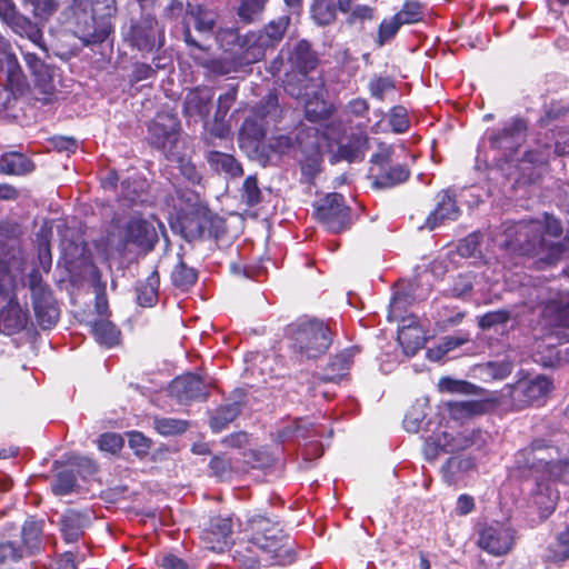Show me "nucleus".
<instances>
[{
    "label": "nucleus",
    "mask_w": 569,
    "mask_h": 569,
    "mask_svg": "<svg viewBox=\"0 0 569 569\" xmlns=\"http://www.w3.org/2000/svg\"><path fill=\"white\" fill-rule=\"evenodd\" d=\"M126 39L130 46L142 52H151L163 46L164 36L157 19L150 13H143L131 22Z\"/></svg>",
    "instance_id": "nucleus-13"
},
{
    "label": "nucleus",
    "mask_w": 569,
    "mask_h": 569,
    "mask_svg": "<svg viewBox=\"0 0 569 569\" xmlns=\"http://www.w3.org/2000/svg\"><path fill=\"white\" fill-rule=\"evenodd\" d=\"M510 320V312L506 310H496L485 313L479 318L478 325L482 330L496 329L506 326Z\"/></svg>",
    "instance_id": "nucleus-58"
},
{
    "label": "nucleus",
    "mask_w": 569,
    "mask_h": 569,
    "mask_svg": "<svg viewBox=\"0 0 569 569\" xmlns=\"http://www.w3.org/2000/svg\"><path fill=\"white\" fill-rule=\"evenodd\" d=\"M154 428L162 436H178L188 429V421L176 418H154Z\"/></svg>",
    "instance_id": "nucleus-56"
},
{
    "label": "nucleus",
    "mask_w": 569,
    "mask_h": 569,
    "mask_svg": "<svg viewBox=\"0 0 569 569\" xmlns=\"http://www.w3.org/2000/svg\"><path fill=\"white\" fill-rule=\"evenodd\" d=\"M282 112L277 93L270 91L248 111L239 129L240 148L263 167L277 166L282 161Z\"/></svg>",
    "instance_id": "nucleus-1"
},
{
    "label": "nucleus",
    "mask_w": 569,
    "mask_h": 569,
    "mask_svg": "<svg viewBox=\"0 0 569 569\" xmlns=\"http://www.w3.org/2000/svg\"><path fill=\"white\" fill-rule=\"evenodd\" d=\"M318 436L319 431L310 418H296L291 425H287V455L296 450L297 460L301 458V469L310 468L322 456L323 446L317 440Z\"/></svg>",
    "instance_id": "nucleus-7"
},
{
    "label": "nucleus",
    "mask_w": 569,
    "mask_h": 569,
    "mask_svg": "<svg viewBox=\"0 0 569 569\" xmlns=\"http://www.w3.org/2000/svg\"><path fill=\"white\" fill-rule=\"evenodd\" d=\"M216 39L224 53L233 56L240 51H247L252 47H260L256 43V33L251 32L246 36H240L238 30L233 28L220 29L217 32Z\"/></svg>",
    "instance_id": "nucleus-28"
},
{
    "label": "nucleus",
    "mask_w": 569,
    "mask_h": 569,
    "mask_svg": "<svg viewBox=\"0 0 569 569\" xmlns=\"http://www.w3.org/2000/svg\"><path fill=\"white\" fill-rule=\"evenodd\" d=\"M61 532L67 542H76L89 525V517L76 510H68L61 517Z\"/></svg>",
    "instance_id": "nucleus-33"
},
{
    "label": "nucleus",
    "mask_w": 569,
    "mask_h": 569,
    "mask_svg": "<svg viewBox=\"0 0 569 569\" xmlns=\"http://www.w3.org/2000/svg\"><path fill=\"white\" fill-rule=\"evenodd\" d=\"M8 26L19 36L28 38L34 46L47 53V47L43 42V33L37 23L29 18L18 13Z\"/></svg>",
    "instance_id": "nucleus-36"
},
{
    "label": "nucleus",
    "mask_w": 569,
    "mask_h": 569,
    "mask_svg": "<svg viewBox=\"0 0 569 569\" xmlns=\"http://www.w3.org/2000/svg\"><path fill=\"white\" fill-rule=\"evenodd\" d=\"M239 196L241 202L248 207H254L261 201L262 194L256 176H248L243 180Z\"/></svg>",
    "instance_id": "nucleus-52"
},
{
    "label": "nucleus",
    "mask_w": 569,
    "mask_h": 569,
    "mask_svg": "<svg viewBox=\"0 0 569 569\" xmlns=\"http://www.w3.org/2000/svg\"><path fill=\"white\" fill-rule=\"evenodd\" d=\"M552 389V380L546 376H537L536 378L521 382L516 388L518 399L526 406L540 405L541 400Z\"/></svg>",
    "instance_id": "nucleus-27"
},
{
    "label": "nucleus",
    "mask_w": 569,
    "mask_h": 569,
    "mask_svg": "<svg viewBox=\"0 0 569 569\" xmlns=\"http://www.w3.org/2000/svg\"><path fill=\"white\" fill-rule=\"evenodd\" d=\"M475 467V459L470 456H452L441 467L442 478L447 485H455L462 476L473 470Z\"/></svg>",
    "instance_id": "nucleus-32"
},
{
    "label": "nucleus",
    "mask_w": 569,
    "mask_h": 569,
    "mask_svg": "<svg viewBox=\"0 0 569 569\" xmlns=\"http://www.w3.org/2000/svg\"><path fill=\"white\" fill-rule=\"evenodd\" d=\"M359 352L358 347H351L342 350L333 357L329 358L323 373L312 376L309 378V373H305L307 378V385L301 383L298 393L306 392L311 396L321 393L323 398L330 399L331 393L327 390L321 389L322 383L333 382L338 383L343 377L348 375L351 363L353 362L355 356Z\"/></svg>",
    "instance_id": "nucleus-12"
},
{
    "label": "nucleus",
    "mask_w": 569,
    "mask_h": 569,
    "mask_svg": "<svg viewBox=\"0 0 569 569\" xmlns=\"http://www.w3.org/2000/svg\"><path fill=\"white\" fill-rule=\"evenodd\" d=\"M29 313L16 297H10L8 303L0 310V332L11 336L23 330L28 323Z\"/></svg>",
    "instance_id": "nucleus-25"
},
{
    "label": "nucleus",
    "mask_w": 569,
    "mask_h": 569,
    "mask_svg": "<svg viewBox=\"0 0 569 569\" xmlns=\"http://www.w3.org/2000/svg\"><path fill=\"white\" fill-rule=\"evenodd\" d=\"M528 122L520 117H512L496 128L488 129L485 141L501 153L507 161H512L518 149L526 141Z\"/></svg>",
    "instance_id": "nucleus-9"
},
{
    "label": "nucleus",
    "mask_w": 569,
    "mask_h": 569,
    "mask_svg": "<svg viewBox=\"0 0 569 569\" xmlns=\"http://www.w3.org/2000/svg\"><path fill=\"white\" fill-rule=\"evenodd\" d=\"M116 13V0H73L63 22L84 46L98 44L113 32Z\"/></svg>",
    "instance_id": "nucleus-2"
},
{
    "label": "nucleus",
    "mask_w": 569,
    "mask_h": 569,
    "mask_svg": "<svg viewBox=\"0 0 569 569\" xmlns=\"http://www.w3.org/2000/svg\"><path fill=\"white\" fill-rule=\"evenodd\" d=\"M451 417L456 420H462L486 412L487 403L480 400H455L447 402Z\"/></svg>",
    "instance_id": "nucleus-41"
},
{
    "label": "nucleus",
    "mask_w": 569,
    "mask_h": 569,
    "mask_svg": "<svg viewBox=\"0 0 569 569\" xmlns=\"http://www.w3.org/2000/svg\"><path fill=\"white\" fill-rule=\"evenodd\" d=\"M232 521L229 517H213L202 535L204 547L214 552H223L231 543Z\"/></svg>",
    "instance_id": "nucleus-20"
},
{
    "label": "nucleus",
    "mask_w": 569,
    "mask_h": 569,
    "mask_svg": "<svg viewBox=\"0 0 569 569\" xmlns=\"http://www.w3.org/2000/svg\"><path fill=\"white\" fill-rule=\"evenodd\" d=\"M0 84L20 90L24 76L10 42L0 33Z\"/></svg>",
    "instance_id": "nucleus-18"
},
{
    "label": "nucleus",
    "mask_w": 569,
    "mask_h": 569,
    "mask_svg": "<svg viewBox=\"0 0 569 569\" xmlns=\"http://www.w3.org/2000/svg\"><path fill=\"white\" fill-rule=\"evenodd\" d=\"M395 17L403 24H411L423 19V11L420 2L412 0L406 1L402 9Z\"/></svg>",
    "instance_id": "nucleus-57"
},
{
    "label": "nucleus",
    "mask_w": 569,
    "mask_h": 569,
    "mask_svg": "<svg viewBox=\"0 0 569 569\" xmlns=\"http://www.w3.org/2000/svg\"><path fill=\"white\" fill-rule=\"evenodd\" d=\"M283 528L281 523H271L268 519L257 522V531L246 542L237 546L233 558L244 569H258L260 565H282Z\"/></svg>",
    "instance_id": "nucleus-4"
},
{
    "label": "nucleus",
    "mask_w": 569,
    "mask_h": 569,
    "mask_svg": "<svg viewBox=\"0 0 569 569\" xmlns=\"http://www.w3.org/2000/svg\"><path fill=\"white\" fill-rule=\"evenodd\" d=\"M401 26L402 24L395 16L390 19L382 20L379 26L378 38L376 40L378 47H382L393 39Z\"/></svg>",
    "instance_id": "nucleus-60"
},
{
    "label": "nucleus",
    "mask_w": 569,
    "mask_h": 569,
    "mask_svg": "<svg viewBox=\"0 0 569 569\" xmlns=\"http://www.w3.org/2000/svg\"><path fill=\"white\" fill-rule=\"evenodd\" d=\"M457 252L462 258L476 257L478 253H480L479 236L471 233L465 239L460 240L457 246Z\"/></svg>",
    "instance_id": "nucleus-64"
},
{
    "label": "nucleus",
    "mask_w": 569,
    "mask_h": 569,
    "mask_svg": "<svg viewBox=\"0 0 569 569\" xmlns=\"http://www.w3.org/2000/svg\"><path fill=\"white\" fill-rule=\"evenodd\" d=\"M323 87L321 77H303L293 83L292 78L287 73V96H291L302 104L305 117L310 122L325 121L331 114L323 98Z\"/></svg>",
    "instance_id": "nucleus-6"
},
{
    "label": "nucleus",
    "mask_w": 569,
    "mask_h": 569,
    "mask_svg": "<svg viewBox=\"0 0 569 569\" xmlns=\"http://www.w3.org/2000/svg\"><path fill=\"white\" fill-rule=\"evenodd\" d=\"M21 536L23 546L29 553L39 551L42 542V523L33 519L27 520L22 527Z\"/></svg>",
    "instance_id": "nucleus-47"
},
{
    "label": "nucleus",
    "mask_w": 569,
    "mask_h": 569,
    "mask_svg": "<svg viewBox=\"0 0 569 569\" xmlns=\"http://www.w3.org/2000/svg\"><path fill=\"white\" fill-rule=\"evenodd\" d=\"M515 543V531L509 526L492 521L478 531V546L493 556L507 555Z\"/></svg>",
    "instance_id": "nucleus-15"
},
{
    "label": "nucleus",
    "mask_w": 569,
    "mask_h": 569,
    "mask_svg": "<svg viewBox=\"0 0 569 569\" xmlns=\"http://www.w3.org/2000/svg\"><path fill=\"white\" fill-rule=\"evenodd\" d=\"M159 273L154 270L143 282L136 288L137 302L141 307H152L158 301Z\"/></svg>",
    "instance_id": "nucleus-42"
},
{
    "label": "nucleus",
    "mask_w": 569,
    "mask_h": 569,
    "mask_svg": "<svg viewBox=\"0 0 569 569\" xmlns=\"http://www.w3.org/2000/svg\"><path fill=\"white\" fill-rule=\"evenodd\" d=\"M316 216L333 233L346 230L350 224V209L346 206L343 196L337 192L319 200Z\"/></svg>",
    "instance_id": "nucleus-14"
},
{
    "label": "nucleus",
    "mask_w": 569,
    "mask_h": 569,
    "mask_svg": "<svg viewBox=\"0 0 569 569\" xmlns=\"http://www.w3.org/2000/svg\"><path fill=\"white\" fill-rule=\"evenodd\" d=\"M555 447L547 446L542 441H533L529 447L519 450L516 455V462L520 468H528L541 471L553 460Z\"/></svg>",
    "instance_id": "nucleus-21"
},
{
    "label": "nucleus",
    "mask_w": 569,
    "mask_h": 569,
    "mask_svg": "<svg viewBox=\"0 0 569 569\" xmlns=\"http://www.w3.org/2000/svg\"><path fill=\"white\" fill-rule=\"evenodd\" d=\"M91 331L96 341L107 348H112L119 343L120 330L117 326L107 318L94 320L91 326Z\"/></svg>",
    "instance_id": "nucleus-39"
},
{
    "label": "nucleus",
    "mask_w": 569,
    "mask_h": 569,
    "mask_svg": "<svg viewBox=\"0 0 569 569\" xmlns=\"http://www.w3.org/2000/svg\"><path fill=\"white\" fill-rule=\"evenodd\" d=\"M369 137L365 132H352L340 141L337 150L332 151L329 157V162L336 164L341 161L361 162L366 157L369 149Z\"/></svg>",
    "instance_id": "nucleus-19"
},
{
    "label": "nucleus",
    "mask_w": 569,
    "mask_h": 569,
    "mask_svg": "<svg viewBox=\"0 0 569 569\" xmlns=\"http://www.w3.org/2000/svg\"><path fill=\"white\" fill-rule=\"evenodd\" d=\"M77 487V473L70 468L63 469L56 475L51 490L56 496H67L76 491Z\"/></svg>",
    "instance_id": "nucleus-48"
},
{
    "label": "nucleus",
    "mask_w": 569,
    "mask_h": 569,
    "mask_svg": "<svg viewBox=\"0 0 569 569\" xmlns=\"http://www.w3.org/2000/svg\"><path fill=\"white\" fill-rule=\"evenodd\" d=\"M368 89L373 98L382 101L385 94L395 89V81L390 77H376L370 80Z\"/></svg>",
    "instance_id": "nucleus-63"
},
{
    "label": "nucleus",
    "mask_w": 569,
    "mask_h": 569,
    "mask_svg": "<svg viewBox=\"0 0 569 569\" xmlns=\"http://www.w3.org/2000/svg\"><path fill=\"white\" fill-rule=\"evenodd\" d=\"M322 163V156L318 147L312 148V151L305 160L300 161L301 174L305 182L311 183L315 177L320 172Z\"/></svg>",
    "instance_id": "nucleus-53"
},
{
    "label": "nucleus",
    "mask_w": 569,
    "mask_h": 569,
    "mask_svg": "<svg viewBox=\"0 0 569 569\" xmlns=\"http://www.w3.org/2000/svg\"><path fill=\"white\" fill-rule=\"evenodd\" d=\"M337 7L332 0H313L311 17L319 26H328L336 20Z\"/></svg>",
    "instance_id": "nucleus-49"
},
{
    "label": "nucleus",
    "mask_w": 569,
    "mask_h": 569,
    "mask_svg": "<svg viewBox=\"0 0 569 569\" xmlns=\"http://www.w3.org/2000/svg\"><path fill=\"white\" fill-rule=\"evenodd\" d=\"M333 342L330 323L303 315L287 325V349L292 363L303 365L325 356Z\"/></svg>",
    "instance_id": "nucleus-3"
},
{
    "label": "nucleus",
    "mask_w": 569,
    "mask_h": 569,
    "mask_svg": "<svg viewBox=\"0 0 569 569\" xmlns=\"http://www.w3.org/2000/svg\"><path fill=\"white\" fill-rule=\"evenodd\" d=\"M167 17L171 19L182 18L183 29L182 36L183 41L189 48H194L201 51H207L208 47L202 42V40H197L191 33V29L189 22H187L188 17L186 16V6L180 0H170L169 4L166 8Z\"/></svg>",
    "instance_id": "nucleus-35"
},
{
    "label": "nucleus",
    "mask_w": 569,
    "mask_h": 569,
    "mask_svg": "<svg viewBox=\"0 0 569 569\" xmlns=\"http://www.w3.org/2000/svg\"><path fill=\"white\" fill-rule=\"evenodd\" d=\"M569 110L560 104H550L545 109L543 114L539 118L538 124L542 129H547L549 131H553L559 128L560 123L563 122L565 117H567Z\"/></svg>",
    "instance_id": "nucleus-50"
},
{
    "label": "nucleus",
    "mask_w": 569,
    "mask_h": 569,
    "mask_svg": "<svg viewBox=\"0 0 569 569\" xmlns=\"http://www.w3.org/2000/svg\"><path fill=\"white\" fill-rule=\"evenodd\" d=\"M409 177L410 170L407 164L396 163L388 169L381 170V172L375 177L372 186L377 189H390L406 182Z\"/></svg>",
    "instance_id": "nucleus-37"
},
{
    "label": "nucleus",
    "mask_w": 569,
    "mask_h": 569,
    "mask_svg": "<svg viewBox=\"0 0 569 569\" xmlns=\"http://www.w3.org/2000/svg\"><path fill=\"white\" fill-rule=\"evenodd\" d=\"M476 276L472 272L458 274L449 288V293L453 298L466 299L471 296Z\"/></svg>",
    "instance_id": "nucleus-55"
},
{
    "label": "nucleus",
    "mask_w": 569,
    "mask_h": 569,
    "mask_svg": "<svg viewBox=\"0 0 569 569\" xmlns=\"http://www.w3.org/2000/svg\"><path fill=\"white\" fill-rule=\"evenodd\" d=\"M209 166L218 173H223L229 178H239L243 174L241 163L229 153L220 151H210L207 154Z\"/></svg>",
    "instance_id": "nucleus-34"
},
{
    "label": "nucleus",
    "mask_w": 569,
    "mask_h": 569,
    "mask_svg": "<svg viewBox=\"0 0 569 569\" xmlns=\"http://www.w3.org/2000/svg\"><path fill=\"white\" fill-rule=\"evenodd\" d=\"M289 61L292 64V68L297 69L299 76H290L289 78H303L309 77L308 73L313 71L319 63V56L312 49V46L309 41L302 39L299 40L292 48Z\"/></svg>",
    "instance_id": "nucleus-26"
},
{
    "label": "nucleus",
    "mask_w": 569,
    "mask_h": 569,
    "mask_svg": "<svg viewBox=\"0 0 569 569\" xmlns=\"http://www.w3.org/2000/svg\"><path fill=\"white\" fill-rule=\"evenodd\" d=\"M389 124L395 133H403L409 129L408 111L403 106H395L389 112Z\"/></svg>",
    "instance_id": "nucleus-59"
},
{
    "label": "nucleus",
    "mask_w": 569,
    "mask_h": 569,
    "mask_svg": "<svg viewBox=\"0 0 569 569\" xmlns=\"http://www.w3.org/2000/svg\"><path fill=\"white\" fill-rule=\"evenodd\" d=\"M490 438L487 431L481 429H473L469 432L453 435L455 451L466 450L475 447L481 449L486 446Z\"/></svg>",
    "instance_id": "nucleus-45"
},
{
    "label": "nucleus",
    "mask_w": 569,
    "mask_h": 569,
    "mask_svg": "<svg viewBox=\"0 0 569 569\" xmlns=\"http://www.w3.org/2000/svg\"><path fill=\"white\" fill-rule=\"evenodd\" d=\"M27 281L31 292L32 308L38 325L43 330L51 329L57 325L60 317V309L52 290L43 281L37 269H32L29 272Z\"/></svg>",
    "instance_id": "nucleus-11"
},
{
    "label": "nucleus",
    "mask_w": 569,
    "mask_h": 569,
    "mask_svg": "<svg viewBox=\"0 0 569 569\" xmlns=\"http://www.w3.org/2000/svg\"><path fill=\"white\" fill-rule=\"evenodd\" d=\"M553 149L555 143H552V139L545 142L537 141V147L527 150L523 153L520 163H529L532 166L547 164L551 154L555 153Z\"/></svg>",
    "instance_id": "nucleus-46"
},
{
    "label": "nucleus",
    "mask_w": 569,
    "mask_h": 569,
    "mask_svg": "<svg viewBox=\"0 0 569 569\" xmlns=\"http://www.w3.org/2000/svg\"><path fill=\"white\" fill-rule=\"evenodd\" d=\"M23 59L27 68L34 77L36 84L42 90V92H51L53 90V69L44 63L36 53L26 51L23 52Z\"/></svg>",
    "instance_id": "nucleus-30"
},
{
    "label": "nucleus",
    "mask_w": 569,
    "mask_h": 569,
    "mask_svg": "<svg viewBox=\"0 0 569 569\" xmlns=\"http://www.w3.org/2000/svg\"><path fill=\"white\" fill-rule=\"evenodd\" d=\"M178 262L171 271V282L180 290H188L191 288L198 279V272L196 269L188 267L182 257L178 254Z\"/></svg>",
    "instance_id": "nucleus-44"
},
{
    "label": "nucleus",
    "mask_w": 569,
    "mask_h": 569,
    "mask_svg": "<svg viewBox=\"0 0 569 569\" xmlns=\"http://www.w3.org/2000/svg\"><path fill=\"white\" fill-rule=\"evenodd\" d=\"M186 16L193 20L194 29L202 38L213 34L217 22L214 11L199 3L187 2Z\"/></svg>",
    "instance_id": "nucleus-29"
},
{
    "label": "nucleus",
    "mask_w": 569,
    "mask_h": 569,
    "mask_svg": "<svg viewBox=\"0 0 569 569\" xmlns=\"http://www.w3.org/2000/svg\"><path fill=\"white\" fill-rule=\"evenodd\" d=\"M461 211L455 196L449 190H442L436 196V208L426 219V228L435 230L447 221L458 220Z\"/></svg>",
    "instance_id": "nucleus-23"
},
{
    "label": "nucleus",
    "mask_w": 569,
    "mask_h": 569,
    "mask_svg": "<svg viewBox=\"0 0 569 569\" xmlns=\"http://www.w3.org/2000/svg\"><path fill=\"white\" fill-rule=\"evenodd\" d=\"M238 86H230L228 90L218 98L217 110L214 112L216 120L224 119L230 108L237 100Z\"/></svg>",
    "instance_id": "nucleus-62"
},
{
    "label": "nucleus",
    "mask_w": 569,
    "mask_h": 569,
    "mask_svg": "<svg viewBox=\"0 0 569 569\" xmlns=\"http://www.w3.org/2000/svg\"><path fill=\"white\" fill-rule=\"evenodd\" d=\"M268 0H239L237 13L244 23H251L262 13Z\"/></svg>",
    "instance_id": "nucleus-54"
},
{
    "label": "nucleus",
    "mask_w": 569,
    "mask_h": 569,
    "mask_svg": "<svg viewBox=\"0 0 569 569\" xmlns=\"http://www.w3.org/2000/svg\"><path fill=\"white\" fill-rule=\"evenodd\" d=\"M506 247L520 256H540L549 264L559 261L569 250L562 241H547L537 223L518 222L506 230Z\"/></svg>",
    "instance_id": "nucleus-5"
},
{
    "label": "nucleus",
    "mask_w": 569,
    "mask_h": 569,
    "mask_svg": "<svg viewBox=\"0 0 569 569\" xmlns=\"http://www.w3.org/2000/svg\"><path fill=\"white\" fill-rule=\"evenodd\" d=\"M148 141L168 160L180 159L183 143L180 140V123L177 117L170 113L158 114L149 126Z\"/></svg>",
    "instance_id": "nucleus-10"
},
{
    "label": "nucleus",
    "mask_w": 569,
    "mask_h": 569,
    "mask_svg": "<svg viewBox=\"0 0 569 569\" xmlns=\"http://www.w3.org/2000/svg\"><path fill=\"white\" fill-rule=\"evenodd\" d=\"M213 92L210 88L198 87L190 90L183 101V112L189 120L206 121L211 109Z\"/></svg>",
    "instance_id": "nucleus-24"
},
{
    "label": "nucleus",
    "mask_w": 569,
    "mask_h": 569,
    "mask_svg": "<svg viewBox=\"0 0 569 569\" xmlns=\"http://www.w3.org/2000/svg\"><path fill=\"white\" fill-rule=\"evenodd\" d=\"M242 406L243 403L241 400L228 401L219 406L210 418L211 429L214 432H219L224 429L240 415Z\"/></svg>",
    "instance_id": "nucleus-38"
},
{
    "label": "nucleus",
    "mask_w": 569,
    "mask_h": 569,
    "mask_svg": "<svg viewBox=\"0 0 569 569\" xmlns=\"http://www.w3.org/2000/svg\"><path fill=\"white\" fill-rule=\"evenodd\" d=\"M123 241L144 251H151L158 242V233L152 223L143 219H132L124 227Z\"/></svg>",
    "instance_id": "nucleus-22"
},
{
    "label": "nucleus",
    "mask_w": 569,
    "mask_h": 569,
    "mask_svg": "<svg viewBox=\"0 0 569 569\" xmlns=\"http://www.w3.org/2000/svg\"><path fill=\"white\" fill-rule=\"evenodd\" d=\"M170 395L181 405L204 401L209 396V386L199 376L187 373L177 377L169 385Z\"/></svg>",
    "instance_id": "nucleus-16"
},
{
    "label": "nucleus",
    "mask_w": 569,
    "mask_h": 569,
    "mask_svg": "<svg viewBox=\"0 0 569 569\" xmlns=\"http://www.w3.org/2000/svg\"><path fill=\"white\" fill-rule=\"evenodd\" d=\"M33 170L29 158L19 152H9L0 158V172L4 174H24Z\"/></svg>",
    "instance_id": "nucleus-40"
},
{
    "label": "nucleus",
    "mask_w": 569,
    "mask_h": 569,
    "mask_svg": "<svg viewBox=\"0 0 569 569\" xmlns=\"http://www.w3.org/2000/svg\"><path fill=\"white\" fill-rule=\"evenodd\" d=\"M558 326L569 328V291L565 292L559 300L550 305Z\"/></svg>",
    "instance_id": "nucleus-61"
},
{
    "label": "nucleus",
    "mask_w": 569,
    "mask_h": 569,
    "mask_svg": "<svg viewBox=\"0 0 569 569\" xmlns=\"http://www.w3.org/2000/svg\"><path fill=\"white\" fill-rule=\"evenodd\" d=\"M284 34V24L281 22H270L263 31L256 34L257 44L261 46V51L264 53L266 47H273L278 43Z\"/></svg>",
    "instance_id": "nucleus-51"
},
{
    "label": "nucleus",
    "mask_w": 569,
    "mask_h": 569,
    "mask_svg": "<svg viewBox=\"0 0 569 569\" xmlns=\"http://www.w3.org/2000/svg\"><path fill=\"white\" fill-rule=\"evenodd\" d=\"M453 433L446 430H439L438 432L432 430V435L426 437L423 446V455L426 460L432 462L440 453H453Z\"/></svg>",
    "instance_id": "nucleus-31"
},
{
    "label": "nucleus",
    "mask_w": 569,
    "mask_h": 569,
    "mask_svg": "<svg viewBox=\"0 0 569 569\" xmlns=\"http://www.w3.org/2000/svg\"><path fill=\"white\" fill-rule=\"evenodd\" d=\"M189 202L194 200L192 211L180 220L181 233L187 241H193L206 234L219 241L226 234L224 220L213 214L207 207L198 203V197L190 193Z\"/></svg>",
    "instance_id": "nucleus-8"
},
{
    "label": "nucleus",
    "mask_w": 569,
    "mask_h": 569,
    "mask_svg": "<svg viewBox=\"0 0 569 569\" xmlns=\"http://www.w3.org/2000/svg\"><path fill=\"white\" fill-rule=\"evenodd\" d=\"M428 406L426 401L418 400L406 413L403 419V427L408 432H418L420 429H423L426 432L430 430L431 421L428 420L425 423L426 417H427V410Z\"/></svg>",
    "instance_id": "nucleus-43"
},
{
    "label": "nucleus",
    "mask_w": 569,
    "mask_h": 569,
    "mask_svg": "<svg viewBox=\"0 0 569 569\" xmlns=\"http://www.w3.org/2000/svg\"><path fill=\"white\" fill-rule=\"evenodd\" d=\"M263 58V52L260 47H252L247 51L229 54L212 59L208 62V69L218 76H226L239 71L241 68L252 64Z\"/></svg>",
    "instance_id": "nucleus-17"
}]
</instances>
